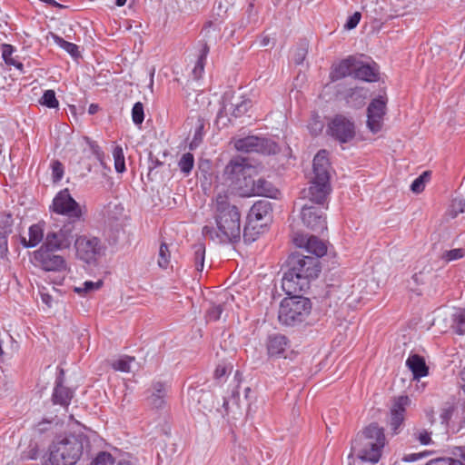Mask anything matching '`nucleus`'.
I'll list each match as a JSON object with an SVG mask.
<instances>
[{
	"instance_id": "obj_8",
	"label": "nucleus",
	"mask_w": 465,
	"mask_h": 465,
	"mask_svg": "<svg viewBox=\"0 0 465 465\" xmlns=\"http://www.w3.org/2000/svg\"><path fill=\"white\" fill-rule=\"evenodd\" d=\"M234 147L237 151L243 153L271 154L276 153L277 145L267 138L251 135L235 140Z\"/></svg>"
},
{
	"instance_id": "obj_17",
	"label": "nucleus",
	"mask_w": 465,
	"mask_h": 465,
	"mask_svg": "<svg viewBox=\"0 0 465 465\" xmlns=\"http://www.w3.org/2000/svg\"><path fill=\"white\" fill-rule=\"evenodd\" d=\"M266 347L270 357H282L290 347V341L285 335L275 333L268 337Z\"/></svg>"
},
{
	"instance_id": "obj_28",
	"label": "nucleus",
	"mask_w": 465,
	"mask_h": 465,
	"mask_svg": "<svg viewBox=\"0 0 465 465\" xmlns=\"http://www.w3.org/2000/svg\"><path fill=\"white\" fill-rule=\"evenodd\" d=\"M44 239V230L41 224L36 223L29 227V240L22 238V244L26 248H32L39 244Z\"/></svg>"
},
{
	"instance_id": "obj_29",
	"label": "nucleus",
	"mask_w": 465,
	"mask_h": 465,
	"mask_svg": "<svg viewBox=\"0 0 465 465\" xmlns=\"http://www.w3.org/2000/svg\"><path fill=\"white\" fill-rule=\"evenodd\" d=\"M264 226L265 223H253L247 221L243 227L242 233L244 242L248 243L253 242L263 232Z\"/></svg>"
},
{
	"instance_id": "obj_51",
	"label": "nucleus",
	"mask_w": 465,
	"mask_h": 465,
	"mask_svg": "<svg viewBox=\"0 0 465 465\" xmlns=\"http://www.w3.org/2000/svg\"><path fill=\"white\" fill-rule=\"evenodd\" d=\"M348 92V99H352L355 97L356 100H359L358 104H361L366 97V92L364 91L363 88H351Z\"/></svg>"
},
{
	"instance_id": "obj_10",
	"label": "nucleus",
	"mask_w": 465,
	"mask_h": 465,
	"mask_svg": "<svg viewBox=\"0 0 465 465\" xmlns=\"http://www.w3.org/2000/svg\"><path fill=\"white\" fill-rule=\"evenodd\" d=\"M55 251L48 248L44 243L34 252V258L43 270L61 272L65 270L66 262L63 256L54 253Z\"/></svg>"
},
{
	"instance_id": "obj_63",
	"label": "nucleus",
	"mask_w": 465,
	"mask_h": 465,
	"mask_svg": "<svg viewBox=\"0 0 465 465\" xmlns=\"http://www.w3.org/2000/svg\"><path fill=\"white\" fill-rule=\"evenodd\" d=\"M11 65H14L20 72H24V70H23L24 69V64L21 62H19L17 60H15Z\"/></svg>"
},
{
	"instance_id": "obj_64",
	"label": "nucleus",
	"mask_w": 465,
	"mask_h": 465,
	"mask_svg": "<svg viewBox=\"0 0 465 465\" xmlns=\"http://www.w3.org/2000/svg\"><path fill=\"white\" fill-rule=\"evenodd\" d=\"M98 110V105L97 104H92L90 106H89V114H94Z\"/></svg>"
},
{
	"instance_id": "obj_56",
	"label": "nucleus",
	"mask_w": 465,
	"mask_h": 465,
	"mask_svg": "<svg viewBox=\"0 0 465 465\" xmlns=\"http://www.w3.org/2000/svg\"><path fill=\"white\" fill-rule=\"evenodd\" d=\"M7 235H8V233L0 232V256L1 257L5 255L8 252Z\"/></svg>"
},
{
	"instance_id": "obj_13",
	"label": "nucleus",
	"mask_w": 465,
	"mask_h": 465,
	"mask_svg": "<svg viewBox=\"0 0 465 465\" xmlns=\"http://www.w3.org/2000/svg\"><path fill=\"white\" fill-rule=\"evenodd\" d=\"M386 110V100L382 97L374 99L367 109V126L373 134L381 130Z\"/></svg>"
},
{
	"instance_id": "obj_11",
	"label": "nucleus",
	"mask_w": 465,
	"mask_h": 465,
	"mask_svg": "<svg viewBox=\"0 0 465 465\" xmlns=\"http://www.w3.org/2000/svg\"><path fill=\"white\" fill-rule=\"evenodd\" d=\"M330 134L341 143H348L355 136L354 123L343 115H337L329 124Z\"/></svg>"
},
{
	"instance_id": "obj_39",
	"label": "nucleus",
	"mask_w": 465,
	"mask_h": 465,
	"mask_svg": "<svg viewBox=\"0 0 465 465\" xmlns=\"http://www.w3.org/2000/svg\"><path fill=\"white\" fill-rule=\"evenodd\" d=\"M91 465H114V458L109 452L101 451L92 460Z\"/></svg>"
},
{
	"instance_id": "obj_47",
	"label": "nucleus",
	"mask_w": 465,
	"mask_h": 465,
	"mask_svg": "<svg viewBox=\"0 0 465 465\" xmlns=\"http://www.w3.org/2000/svg\"><path fill=\"white\" fill-rule=\"evenodd\" d=\"M430 432L424 429H418L414 431V438L422 445H429L431 443Z\"/></svg>"
},
{
	"instance_id": "obj_59",
	"label": "nucleus",
	"mask_w": 465,
	"mask_h": 465,
	"mask_svg": "<svg viewBox=\"0 0 465 465\" xmlns=\"http://www.w3.org/2000/svg\"><path fill=\"white\" fill-rule=\"evenodd\" d=\"M40 295H41V299H42V302L48 307L50 308L52 306V302H53V297L46 293V292H40Z\"/></svg>"
},
{
	"instance_id": "obj_23",
	"label": "nucleus",
	"mask_w": 465,
	"mask_h": 465,
	"mask_svg": "<svg viewBox=\"0 0 465 465\" xmlns=\"http://www.w3.org/2000/svg\"><path fill=\"white\" fill-rule=\"evenodd\" d=\"M254 179L251 175V172L245 173L239 178L231 186L237 192L240 196L250 197L253 196Z\"/></svg>"
},
{
	"instance_id": "obj_53",
	"label": "nucleus",
	"mask_w": 465,
	"mask_h": 465,
	"mask_svg": "<svg viewBox=\"0 0 465 465\" xmlns=\"http://www.w3.org/2000/svg\"><path fill=\"white\" fill-rule=\"evenodd\" d=\"M52 174L54 182L60 181L62 179L64 174V168L60 162L54 161L52 163Z\"/></svg>"
},
{
	"instance_id": "obj_58",
	"label": "nucleus",
	"mask_w": 465,
	"mask_h": 465,
	"mask_svg": "<svg viewBox=\"0 0 465 465\" xmlns=\"http://www.w3.org/2000/svg\"><path fill=\"white\" fill-rule=\"evenodd\" d=\"M427 455H428L427 451L420 452V453H411V454H409V455L405 456L403 458V460L405 461H408V462H413V461H416L419 459H421V458H423V457H425Z\"/></svg>"
},
{
	"instance_id": "obj_31",
	"label": "nucleus",
	"mask_w": 465,
	"mask_h": 465,
	"mask_svg": "<svg viewBox=\"0 0 465 465\" xmlns=\"http://www.w3.org/2000/svg\"><path fill=\"white\" fill-rule=\"evenodd\" d=\"M193 248L195 269L198 272H202L204 266L205 245L203 242H198Z\"/></svg>"
},
{
	"instance_id": "obj_46",
	"label": "nucleus",
	"mask_w": 465,
	"mask_h": 465,
	"mask_svg": "<svg viewBox=\"0 0 465 465\" xmlns=\"http://www.w3.org/2000/svg\"><path fill=\"white\" fill-rule=\"evenodd\" d=\"M426 465H465L462 460L452 458H439L430 460Z\"/></svg>"
},
{
	"instance_id": "obj_26",
	"label": "nucleus",
	"mask_w": 465,
	"mask_h": 465,
	"mask_svg": "<svg viewBox=\"0 0 465 465\" xmlns=\"http://www.w3.org/2000/svg\"><path fill=\"white\" fill-rule=\"evenodd\" d=\"M166 388L162 382L153 384V391L149 396V404L155 409H162L165 404Z\"/></svg>"
},
{
	"instance_id": "obj_38",
	"label": "nucleus",
	"mask_w": 465,
	"mask_h": 465,
	"mask_svg": "<svg viewBox=\"0 0 465 465\" xmlns=\"http://www.w3.org/2000/svg\"><path fill=\"white\" fill-rule=\"evenodd\" d=\"M132 120L134 124L140 125L144 120L143 104L137 102L134 104L132 109Z\"/></svg>"
},
{
	"instance_id": "obj_12",
	"label": "nucleus",
	"mask_w": 465,
	"mask_h": 465,
	"mask_svg": "<svg viewBox=\"0 0 465 465\" xmlns=\"http://www.w3.org/2000/svg\"><path fill=\"white\" fill-rule=\"evenodd\" d=\"M74 247L77 256L86 262L95 260L101 249L99 240L96 237L78 235L74 241Z\"/></svg>"
},
{
	"instance_id": "obj_48",
	"label": "nucleus",
	"mask_w": 465,
	"mask_h": 465,
	"mask_svg": "<svg viewBox=\"0 0 465 465\" xmlns=\"http://www.w3.org/2000/svg\"><path fill=\"white\" fill-rule=\"evenodd\" d=\"M2 51V57L6 64L11 65L13 62L15 60L13 58L12 54L15 51V48L13 45L8 44H3L1 46Z\"/></svg>"
},
{
	"instance_id": "obj_54",
	"label": "nucleus",
	"mask_w": 465,
	"mask_h": 465,
	"mask_svg": "<svg viewBox=\"0 0 465 465\" xmlns=\"http://www.w3.org/2000/svg\"><path fill=\"white\" fill-rule=\"evenodd\" d=\"M361 14L359 12H355L352 15H351L346 24H345V28L351 30V29H353L357 26V25L359 24L360 20H361Z\"/></svg>"
},
{
	"instance_id": "obj_50",
	"label": "nucleus",
	"mask_w": 465,
	"mask_h": 465,
	"mask_svg": "<svg viewBox=\"0 0 465 465\" xmlns=\"http://www.w3.org/2000/svg\"><path fill=\"white\" fill-rule=\"evenodd\" d=\"M318 115L316 113L312 114V118L307 125V129L312 137H317L320 134Z\"/></svg>"
},
{
	"instance_id": "obj_42",
	"label": "nucleus",
	"mask_w": 465,
	"mask_h": 465,
	"mask_svg": "<svg viewBox=\"0 0 465 465\" xmlns=\"http://www.w3.org/2000/svg\"><path fill=\"white\" fill-rule=\"evenodd\" d=\"M56 43L64 49L67 53H69L73 57L76 58L80 55L78 51V46L73 43L67 42L61 37L56 36Z\"/></svg>"
},
{
	"instance_id": "obj_57",
	"label": "nucleus",
	"mask_w": 465,
	"mask_h": 465,
	"mask_svg": "<svg viewBox=\"0 0 465 465\" xmlns=\"http://www.w3.org/2000/svg\"><path fill=\"white\" fill-rule=\"evenodd\" d=\"M149 173L156 167L161 166L163 163L159 161L158 158H156L152 153H149Z\"/></svg>"
},
{
	"instance_id": "obj_35",
	"label": "nucleus",
	"mask_w": 465,
	"mask_h": 465,
	"mask_svg": "<svg viewBox=\"0 0 465 465\" xmlns=\"http://www.w3.org/2000/svg\"><path fill=\"white\" fill-rule=\"evenodd\" d=\"M430 172H424L422 173L418 178H416L411 185V190L414 193H421L424 188H425V184L426 183L429 181L430 179Z\"/></svg>"
},
{
	"instance_id": "obj_2",
	"label": "nucleus",
	"mask_w": 465,
	"mask_h": 465,
	"mask_svg": "<svg viewBox=\"0 0 465 465\" xmlns=\"http://www.w3.org/2000/svg\"><path fill=\"white\" fill-rule=\"evenodd\" d=\"M53 211L67 217L57 230L47 232L44 243L53 250L70 248L83 227V212L79 203L71 196L68 189L59 192L53 200Z\"/></svg>"
},
{
	"instance_id": "obj_4",
	"label": "nucleus",
	"mask_w": 465,
	"mask_h": 465,
	"mask_svg": "<svg viewBox=\"0 0 465 465\" xmlns=\"http://www.w3.org/2000/svg\"><path fill=\"white\" fill-rule=\"evenodd\" d=\"M320 151L315 153L312 162L314 176L311 185L301 192L300 219L307 229L316 230L320 226Z\"/></svg>"
},
{
	"instance_id": "obj_33",
	"label": "nucleus",
	"mask_w": 465,
	"mask_h": 465,
	"mask_svg": "<svg viewBox=\"0 0 465 465\" xmlns=\"http://www.w3.org/2000/svg\"><path fill=\"white\" fill-rule=\"evenodd\" d=\"M194 165V157L193 153H183L178 162V166L183 173L188 175L193 170Z\"/></svg>"
},
{
	"instance_id": "obj_5",
	"label": "nucleus",
	"mask_w": 465,
	"mask_h": 465,
	"mask_svg": "<svg viewBox=\"0 0 465 465\" xmlns=\"http://www.w3.org/2000/svg\"><path fill=\"white\" fill-rule=\"evenodd\" d=\"M89 440L84 434L59 437L50 447L51 465H74L81 458Z\"/></svg>"
},
{
	"instance_id": "obj_49",
	"label": "nucleus",
	"mask_w": 465,
	"mask_h": 465,
	"mask_svg": "<svg viewBox=\"0 0 465 465\" xmlns=\"http://www.w3.org/2000/svg\"><path fill=\"white\" fill-rule=\"evenodd\" d=\"M453 413H454V407L450 404H445L441 408L440 415L441 423L445 424L447 426L449 421L452 418Z\"/></svg>"
},
{
	"instance_id": "obj_45",
	"label": "nucleus",
	"mask_w": 465,
	"mask_h": 465,
	"mask_svg": "<svg viewBox=\"0 0 465 465\" xmlns=\"http://www.w3.org/2000/svg\"><path fill=\"white\" fill-rule=\"evenodd\" d=\"M223 312V306L222 304H212L207 310L206 318L208 321H218Z\"/></svg>"
},
{
	"instance_id": "obj_27",
	"label": "nucleus",
	"mask_w": 465,
	"mask_h": 465,
	"mask_svg": "<svg viewBox=\"0 0 465 465\" xmlns=\"http://www.w3.org/2000/svg\"><path fill=\"white\" fill-rule=\"evenodd\" d=\"M72 398L73 391L69 388L64 387L60 380H57L53 393L54 403L67 406L69 405Z\"/></svg>"
},
{
	"instance_id": "obj_36",
	"label": "nucleus",
	"mask_w": 465,
	"mask_h": 465,
	"mask_svg": "<svg viewBox=\"0 0 465 465\" xmlns=\"http://www.w3.org/2000/svg\"><path fill=\"white\" fill-rule=\"evenodd\" d=\"M102 281H98L96 282L86 281L84 282L83 286L74 287V291L80 295H84L91 292L98 290L102 286Z\"/></svg>"
},
{
	"instance_id": "obj_16",
	"label": "nucleus",
	"mask_w": 465,
	"mask_h": 465,
	"mask_svg": "<svg viewBox=\"0 0 465 465\" xmlns=\"http://www.w3.org/2000/svg\"><path fill=\"white\" fill-rule=\"evenodd\" d=\"M272 213L271 203L266 200L256 202L249 211L247 221L253 223H265Z\"/></svg>"
},
{
	"instance_id": "obj_22",
	"label": "nucleus",
	"mask_w": 465,
	"mask_h": 465,
	"mask_svg": "<svg viewBox=\"0 0 465 465\" xmlns=\"http://www.w3.org/2000/svg\"><path fill=\"white\" fill-rule=\"evenodd\" d=\"M354 77L365 82H376L379 79V73L376 64H363L357 59V65L354 69Z\"/></svg>"
},
{
	"instance_id": "obj_44",
	"label": "nucleus",
	"mask_w": 465,
	"mask_h": 465,
	"mask_svg": "<svg viewBox=\"0 0 465 465\" xmlns=\"http://www.w3.org/2000/svg\"><path fill=\"white\" fill-rule=\"evenodd\" d=\"M306 54L307 45L305 43L301 44L293 50L292 60L296 64H301L305 59Z\"/></svg>"
},
{
	"instance_id": "obj_7",
	"label": "nucleus",
	"mask_w": 465,
	"mask_h": 465,
	"mask_svg": "<svg viewBox=\"0 0 465 465\" xmlns=\"http://www.w3.org/2000/svg\"><path fill=\"white\" fill-rule=\"evenodd\" d=\"M251 106L252 101L250 99H243L242 97L235 98L232 96L231 100H228V98L225 97L223 107L217 114L216 123L226 126L228 123L231 122L229 114L235 118L241 117L248 112Z\"/></svg>"
},
{
	"instance_id": "obj_62",
	"label": "nucleus",
	"mask_w": 465,
	"mask_h": 465,
	"mask_svg": "<svg viewBox=\"0 0 465 465\" xmlns=\"http://www.w3.org/2000/svg\"><path fill=\"white\" fill-rule=\"evenodd\" d=\"M412 280L416 282V283H420V282H423V275L421 272L420 273H415L413 276H412Z\"/></svg>"
},
{
	"instance_id": "obj_18",
	"label": "nucleus",
	"mask_w": 465,
	"mask_h": 465,
	"mask_svg": "<svg viewBox=\"0 0 465 465\" xmlns=\"http://www.w3.org/2000/svg\"><path fill=\"white\" fill-rule=\"evenodd\" d=\"M410 403V399L407 396L399 397L393 403L391 411V429L394 433H397L398 429L404 420L405 407Z\"/></svg>"
},
{
	"instance_id": "obj_55",
	"label": "nucleus",
	"mask_w": 465,
	"mask_h": 465,
	"mask_svg": "<svg viewBox=\"0 0 465 465\" xmlns=\"http://www.w3.org/2000/svg\"><path fill=\"white\" fill-rule=\"evenodd\" d=\"M232 365L231 364H219L216 369H215V371H214V376L216 379H221L222 377H223L229 371L232 370Z\"/></svg>"
},
{
	"instance_id": "obj_15",
	"label": "nucleus",
	"mask_w": 465,
	"mask_h": 465,
	"mask_svg": "<svg viewBox=\"0 0 465 465\" xmlns=\"http://www.w3.org/2000/svg\"><path fill=\"white\" fill-rule=\"evenodd\" d=\"M325 151L322 150V208H328L327 196L332 191L331 182L335 176L334 169L330 165L329 160L322 155Z\"/></svg>"
},
{
	"instance_id": "obj_3",
	"label": "nucleus",
	"mask_w": 465,
	"mask_h": 465,
	"mask_svg": "<svg viewBox=\"0 0 465 465\" xmlns=\"http://www.w3.org/2000/svg\"><path fill=\"white\" fill-rule=\"evenodd\" d=\"M213 218L216 228L205 225L203 234L205 238L219 242H235L241 237V214L232 204L226 194L218 193L213 203Z\"/></svg>"
},
{
	"instance_id": "obj_21",
	"label": "nucleus",
	"mask_w": 465,
	"mask_h": 465,
	"mask_svg": "<svg viewBox=\"0 0 465 465\" xmlns=\"http://www.w3.org/2000/svg\"><path fill=\"white\" fill-rule=\"evenodd\" d=\"M339 266L337 254L332 244L322 240V269L332 271Z\"/></svg>"
},
{
	"instance_id": "obj_1",
	"label": "nucleus",
	"mask_w": 465,
	"mask_h": 465,
	"mask_svg": "<svg viewBox=\"0 0 465 465\" xmlns=\"http://www.w3.org/2000/svg\"><path fill=\"white\" fill-rule=\"evenodd\" d=\"M293 242L302 252L292 253L286 260L282 287L288 297L282 300L278 310L279 322L288 327L301 324L311 314L310 299L296 293L308 290L320 273L319 237L297 234Z\"/></svg>"
},
{
	"instance_id": "obj_32",
	"label": "nucleus",
	"mask_w": 465,
	"mask_h": 465,
	"mask_svg": "<svg viewBox=\"0 0 465 465\" xmlns=\"http://www.w3.org/2000/svg\"><path fill=\"white\" fill-rule=\"evenodd\" d=\"M208 53H209V47L205 44V45H203V46L201 50V54L199 55V58L195 64L193 70V77L195 79H199L202 76V74L204 69V63H205L206 56H207Z\"/></svg>"
},
{
	"instance_id": "obj_30",
	"label": "nucleus",
	"mask_w": 465,
	"mask_h": 465,
	"mask_svg": "<svg viewBox=\"0 0 465 465\" xmlns=\"http://www.w3.org/2000/svg\"><path fill=\"white\" fill-rule=\"evenodd\" d=\"M135 361L134 357L124 355L116 360H113L110 363L111 367L117 371L130 372L131 364Z\"/></svg>"
},
{
	"instance_id": "obj_60",
	"label": "nucleus",
	"mask_w": 465,
	"mask_h": 465,
	"mask_svg": "<svg viewBox=\"0 0 465 465\" xmlns=\"http://www.w3.org/2000/svg\"><path fill=\"white\" fill-rule=\"evenodd\" d=\"M52 425V421L51 420H44L42 422H39L38 425H37V430L39 432H45L46 431L49 427Z\"/></svg>"
},
{
	"instance_id": "obj_25",
	"label": "nucleus",
	"mask_w": 465,
	"mask_h": 465,
	"mask_svg": "<svg viewBox=\"0 0 465 465\" xmlns=\"http://www.w3.org/2000/svg\"><path fill=\"white\" fill-rule=\"evenodd\" d=\"M279 194V191L275 188L272 183L268 182L263 178H259L254 181L253 186V196H265L269 198H276Z\"/></svg>"
},
{
	"instance_id": "obj_61",
	"label": "nucleus",
	"mask_w": 465,
	"mask_h": 465,
	"mask_svg": "<svg viewBox=\"0 0 465 465\" xmlns=\"http://www.w3.org/2000/svg\"><path fill=\"white\" fill-rule=\"evenodd\" d=\"M93 149V152L95 154L96 158L101 162L103 163V157H104V153L102 152V150L100 149V147L98 145H94L92 147Z\"/></svg>"
},
{
	"instance_id": "obj_14",
	"label": "nucleus",
	"mask_w": 465,
	"mask_h": 465,
	"mask_svg": "<svg viewBox=\"0 0 465 465\" xmlns=\"http://www.w3.org/2000/svg\"><path fill=\"white\" fill-rule=\"evenodd\" d=\"M252 166L247 158L236 156L230 160L223 170V177L232 185L245 173L251 172Z\"/></svg>"
},
{
	"instance_id": "obj_52",
	"label": "nucleus",
	"mask_w": 465,
	"mask_h": 465,
	"mask_svg": "<svg viewBox=\"0 0 465 465\" xmlns=\"http://www.w3.org/2000/svg\"><path fill=\"white\" fill-rule=\"evenodd\" d=\"M452 216L456 217L459 213L465 212V200L461 198H456L452 201Z\"/></svg>"
},
{
	"instance_id": "obj_34",
	"label": "nucleus",
	"mask_w": 465,
	"mask_h": 465,
	"mask_svg": "<svg viewBox=\"0 0 465 465\" xmlns=\"http://www.w3.org/2000/svg\"><path fill=\"white\" fill-rule=\"evenodd\" d=\"M113 156L114 160V167L116 172L123 173L125 171L124 154L123 148L116 145L113 151Z\"/></svg>"
},
{
	"instance_id": "obj_9",
	"label": "nucleus",
	"mask_w": 465,
	"mask_h": 465,
	"mask_svg": "<svg viewBox=\"0 0 465 465\" xmlns=\"http://www.w3.org/2000/svg\"><path fill=\"white\" fill-rule=\"evenodd\" d=\"M441 332L452 331L459 335L465 334V310L454 309L452 312L439 315L433 323Z\"/></svg>"
},
{
	"instance_id": "obj_19",
	"label": "nucleus",
	"mask_w": 465,
	"mask_h": 465,
	"mask_svg": "<svg viewBox=\"0 0 465 465\" xmlns=\"http://www.w3.org/2000/svg\"><path fill=\"white\" fill-rule=\"evenodd\" d=\"M344 293L338 283H326L324 294H322V306H327L335 312Z\"/></svg>"
},
{
	"instance_id": "obj_6",
	"label": "nucleus",
	"mask_w": 465,
	"mask_h": 465,
	"mask_svg": "<svg viewBox=\"0 0 465 465\" xmlns=\"http://www.w3.org/2000/svg\"><path fill=\"white\" fill-rule=\"evenodd\" d=\"M385 444V436L381 428L375 424L368 426L354 440L353 450L361 460L376 463Z\"/></svg>"
},
{
	"instance_id": "obj_24",
	"label": "nucleus",
	"mask_w": 465,
	"mask_h": 465,
	"mask_svg": "<svg viewBox=\"0 0 465 465\" xmlns=\"http://www.w3.org/2000/svg\"><path fill=\"white\" fill-rule=\"evenodd\" d=\"M406 365L411 371L415 379H420L428 374V367L424 359L417 354L411 355L406 361Z\"/></svg>"
},
{
	"instance_id": "obj_41",
	"label": "nucleus",
	"mask_w": 465,
	"mask_h": 465,
	"mask_svg": "<svg viewBox=\"0 0 465 465\" xmlns=\"http://www.w3.org/2000/svg\"><path fill=\"white\" fill-rule=\"evenodd\" d=\"M170 263V252L167 244L162 243L159 249L158 265L166 269Z\"/></svg>"
},
{
	"instance_id": "obj_37",
	"label": "nucleus",
	"mask_w": 465,
	"mask_h": 465,
	"mask_svg": "<svg viewBox=\"0 0 465 465\" xmlns=\"http://www.w3.org/2000/svg\"><path fill=\"white\" fill-rule=\"evenodd\" d=\"M39 102L48 108H56L59 104L54 90H46Z\"/></svg>"
},
{
	"instance_id": "obj_40",
	"label": "nucleus",
	"mask_w": 465,
	"mask_h": 465,
	"mask_svg": "<svg viewBox=\"0 0 465 465\" xmlns=\"http://www.w3.org/2000/svg\"><path fill=\"white\" fill-rule=\"evenodd\" d=\"M14 224V219L10 213H1L0 214V232L5 233H12Z\"/></svg>"
},
{
	"instance_id": "obj_43",
	"label": "nucleus",
	"mask_w": 465,
	"mask_h": 465,
	"mask_svg": "<svg viewBox=\"0 0 465 465\" xmlns=\"http://www.w3.org/2000/svg\"><path fill=\"white\" fill-rule=\"evenodd\" d=\"M465 256V250L462 248L452 249L442 253L441 258L446 262H452Z\"/></svg>"
},
{
	"instance_id": "obj_20",
	"label": "nucleus",
	"mask_w": 465,
	"mask_h": 465,
	"mask_svg": "<svg viewBox=\"0 0 465 465\" xmlns=\"http://www.w3.org/2000/svg\"><path fill=\"white\" fill-rule=\"evenodd\" d=\"M356 65L357 58L352 55L348 56L337 64H334L331 72V80L335 81L351 74H354V69Z\"/></svg>"
}]
</instances>
